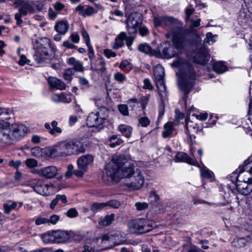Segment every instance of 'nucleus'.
<instances>
[{
  "mask_svg": "<svg viewBox=\"0 0 252 252\" xmlns=\"http://www.w3.org/2000/svg\"><path fill=\"white\" fill-rule=\"evenodd\" d=\"M26 165L30 168H34L37 166V161L33 158H28L26 160Z\"/></svg>",
  "mask_w": 252,
  "mask_h": 252,
  "instance_id": "49",
  "label": "nucleus"
},
{
  "mask_svg": "<svg viewBox=\"0 0 252 252\" xmlns=\"http://www.w3.org/2000/svg\"><path fill=\"white\" fill-rule=\"evenodd\" d=\"M155 226V223L153 221L144 219L132 220L127 224L129 232L137 234H141L149 232Z\"/></svg>",
  "mask_w": 252,
  "mask_h": 252,
  "instance_id": "6",
  "label": "nucleus"
},
{
  "mask_svg": "<svg viewBox=\"0 0 252 252\" xmlns=\"http://www.w3.org/2000/svg\"><path fill=\"white\" fill-rule=\"evenodd\" d=\"M142 22L143 17L141 13L137 12L131 13L126 21V28L128 34L136 33L138 28L142 25Z\"/></svg>",
  "mask_w": 252,
  "mask_h": 252,
  "instance_id": "10",
  "label": "nucleus"
},
{
  "mask_svg": "<svg viewBox=\"0 0 252 252\" xmlns=\"http://www.w3.org/2000/svg\"><path fill=\"white\" fill-rule=\"evenodd\" d=\"M135 206L137 211H140L146 209L148 207V204L145 202H137L135 203Z\"/></svg>",
  "mask_w": 252,
  "mask_h": 252,
  "instance_id": "45",
  "label": "nucleus"
},
{
  "mask_svg": "<svg viewBox=\"0 0 252 252\" xmlns=\"http://www.w3.org/2000/svg\"><path fill=\"white\" fill-rule=\"evenodd\" d=\"M190 25L189 28L190 29L193 30L194 28H197L200 25L201 19L198 18L196 20L190 19Z\"/></svg>",
  "mask_w": 252,
  "mask_h": 252,
  "instance_id": "52",
  "label": "nucleus"
},
{
  "mask_svg": "<svg viewBox=\"0 0 252 252\" xmlns=\"http://www.w3.org/2000/svg\"><path fill=\"white\" fill-rule=\"evenodd\" d=\"M114 79L119 83L123 84L126 81V76L120 72H117L114 74Z\"/></svg>",
  "mask_w": 252,
  "mask_h": 252,
  "instance_id": "41",
  "label": "nucleus"
},
{
  "mask_svg": "<svg viewBox=\"0 0 252 252\" xmlns=\"http://www.w3.org/2000/svg\"><path fill=\"white\" fill-rule=\"evenodd\" d=\"M218 37L217 35H213L211 32H208L206 34V37L204 38L203 41L204 43H208L209 41L215 42Z\"/></svg>",
  "mask_w": 252,
  "mask_h": 252,
  "instance_id": "44",
  "label": "nucleus"
},
{
  "mask_svg": "<svg viewBox=\"0 0 252 252\" xmlns=\"http://www.w3.org/2000/svg\"><path fill=\"white\" fill-rule=\"evenodd\" d=\"M73 166L72 164H69L67 166V171L65 173V177L70 178L73 174Z\"/></svg>",
  "mask_w": 252,
  "mask_h": 252,
  "instance_id": "63",
  "label": "nucleus"
},
{
  "mask_svg": "<svg viewBox=\"0 0 252 252\" xmlns=\"http://www.w3.org/2000/svg\"><path fill=\"white\" fill-rule=\"evenodd\" d=\"M58 171V169L56 166L51 165L38 170H34L32 172L36 173L40 176L46 179H52L57 175Z\"/></svg>",
  "mask_w": 252,
  "mask_h": 252,
  "instance_id": "15",
  "label": "nucleus"
},
{
  "mask_svg": "<svg viewBox=\"0 0 252 252\" xmlns=\"http://www.w3.org/2000/svg\"><path fill=\"white\" fill-rule=\"evenodd\" d=\"M78 215V213L75 208H71L69 209L66 213V215L69 218L76 217Z\"/></svg>",
  "mask_w": 252,
  "mask_h": 252,
  "instance_id": "59",
  "label": "nucleus"
},
{
  "mask_svg": "<svg viewBox=\"0 0 252 252\" xmlns=\"http://www.w3.org/2000/svg\"><path fill=\"white\" fill-rule=\"evenodd\" d=\"M41 238L43 241L45 243H54L53 231L49 232L43 234L41 236Z\"/></svg>",
  "mask_w": 252,
  "mask_h": 252,
  "instance_id": "38",
  "label": "nucleus"
},
{
  "mask_svg": "<svg viewBox=\"0 0 252 252\" xmlns=\"http://www.w3.org/2000/svg\"><path fill=\"white\" fill-rule=\"evenodd\" d=\"M132 130L131 126L125 124H121L118 127V130L127 138L130 137Z\"/></svg>",
  "mask_w": 252,
  "mask_h": 252,
  "instance_id": "30",
  "label": "nucleus"
},
{
  "mask_svg": "<svg viewBox=\"0 0 252 252\" xmlns=\"http://www.w3.org/2000/svg\"><path fill=\"white\" fill-rule=\"evenodd\" d=\"M61 102L68 103L71 101V95L69 94L61 93Z\"/></svg>",
  "mask_w": 252,
  "mask_h": 252,
  "instance_id": "48",
  "label": "nucleus"
},
{
  "mask_svg": "<svg viewBox=\"0 0 252 252\" xmlns=\"http://www.w3.org/2000/svg\"><path fill=\"white\" fill-rule=\"evenodd\" d=\"M135 39L134 35L127 36L126 34V37H125V40L126 41V44L129 49L131 50V46L133 43V42Z\"/></svg>",
  "mask_w": 252,
  "mask_h": 252,
  "instance_id": "50",
  "label": "nucleus"
},
{
  "mask_svg": "<svg viewBox=\"0 0 252 252\" xmlns=\"http://www.w3.org/2000/svg\"><path fill=\"white\" fill-rule=\"evenodd\" d=\"M53 237L54 238V243H64L69 239L68 233L65 231H54Z\"/></svg>",
  "mask_w": 252,
  "mask_h": 252,
  "instance_id": "23",
  "label": "nucleus"
},
{
  "mask_svg": "<svg viewBox=\"0 0 252 252\" xmlns=\"http://www.w3.org/2000/svg\"><path fill=\"white\" fill-rule=\"evenodd\" d=\"M155 205V211L158 213H162L164 211L165 209L162 203L160 202H156Z\"/></svg>",
  "mask_w": 252,
  "mask_h": 252,
  "instance_id": "57",
  "label": "nucleus"
},
{
  "mask_svg": "<svg viewBox=\"0 0 252 252\" xmlns=\"http://www.w3.org/2000/svg\"><path fill=\"white\" fill-rule=\"evenodd\" d=\"M56 151H60V153L63 156H68L84 153L86 149L80 141L69 140L59 143L57 146V149H55Z\"/></svg>",
  "mask_w": 252,
  "mask_h": 252,
  "instance_id": "8",
  "label": "nucleus"
},
{
  "mask_svg": "<svg viewBox=\"0 0 252 252\" xmlns=\"http://www.w3.org/2000/svg\"><path fill=\"white\" fill-rule=\"evenodd\" d=\"M110 143L109 145L111 148H115L117 146L121 145L123 143V140L122 139L118 138L117 135H113L109 139Z\"/></svg>",
  "mask_w": 252,
  "mask_h": 252,
  "instance_id": "34",
  "label": "nucleus"
},
{
  "mask_svg": "<svg viewBox=\"0 0 252 252\" xmlns=\"http://www.w3.org/2000/svg\"><path fill=\"white\" fill-rule=\"evenodd\" d=\"M200 172L202 178L210 179L211 181L214 180L213 173L206 167L200 169Z\"/></svg>",
  "mask_w": 252,
  "mask_h": 252,
  "instance_id": "37",
  "label": "nucleus"
},
{
  "mask_svg": "<svg viewBox=\"0 0 252 252\" xmlns=\"http://www.w3.org/2000/svg\"><path fill=\"white\" fill-rule=\"evenodd\" d=\"M139 124L142 127H147L150 124V120L147 117H142L138 119Z\"/></svg>",
  "mask_w": 252,
  "mask_h": 252,
  "instance_id": "42",
  "label": "nucleus"
},
{
  "mask_svg": "<svg viewBox=\"0 0 252 252\" xmlns=\"http://www.w3.org/2000/svg\"><path fill=\"white\" fill-rule=\"evenodd\" d=\"M118 109L120 113L124 116H128L129 114L128 107L125 104H120L118 106Z\"/></svg>",
  "mask_w": 252,
  "mask_h": 252,
  "instance_id": "47",
  "label": "nucleus"
},
{
  "mask_svg": "<svg viewBox=\"0 0 252 252\" xmlns=\"http://www.w3.org/2000/svg\"><path fill=\"white\" fill-rule=\"evenodd\" d=\"M35 223L36 225L48 223V219L43 217L38 218L35 220Z\"/></svg>",
  "mask_w": 252,
  "mask_h": 252,
  "instance_id": "51",
  "label": "nucleus"
},
{
  "mask_svg": "<svg viewBox=\"0 0 252 252\" xmlns=\"http://www.w3.org/2000/svg\"><path fill=\"white\" fill-rule=\"evenodd\" d=\"M186 130L189 134L190 138H195V135L198 134L199 135H203V132L202 131V129L200 128V127L197 124H195L192 121H190L188 119H187L186 122Z\"/></svg>",
  "mask_w": 252,
  "mask_h": 252,
  "instance_id": "17",
  "label": "nucleus"
},
{
  "mask_svg": "<svg viewBox=\"0 0 252 252\" xmlns=\"http://www.w3.org/2000/svg\"><path fill=\"white\" fill-rule=\"evenodd\" d=\"M68 28V24L66 21H60L55 26V30L62 34H64L67 32Z\"/></svg>",
  "mask_w": 252,
  "mask_h": 252,
  "instance_id": "28",
  "label": "nucleus"
},
{
  "mask_svg": "<svg viewBox=\"0 0 252 252\" xmlns=\"http://www.w3.org/2000/svg\"><path fill=\"white\" fill-rule=\"evenodd\" d=\"M106 206H110L114 208H118L121 206L120 202L116 200H111L108 202H105Z\"/></svg>",
  "mask_w": 252,
  "mask_h": 252,
  "instance_id": "46",
  "label": "nucleus"
},
{
  "mask_svg": "<svg viewBox=\"0 0 252 252\" xmlns=\"http://www.w3.org/2000/svg\"><path fill=\"white\" fill-rule=\"evenodd\" d=\"M252 240V233H251L246 237L235 238L233 240L232 244L235 247L240 248L245 246L247 243L251 242Z\"/></svg>",
  "mask_w": 252,
  "mask_h": 252,
  "instance_id": "25",
  "label": "nucleus"
},
{
  "mask_svg": "<svg viewBox=\"0 0 252 252\" xmlns=\"http://www.w3.org/2000/svg\"><path fill=\"white\" fill-rule=\"evenodd\" d=\"M237 172L238 173L237 180L252 183V159L251 158L244 161L243 165L237 170Z\"/></svg>",
  "mask_w": 252,
  "mask_h": 252,
  "instance_id": "11",
  "label": "nucleus"
},
{
  "mask_svg": "<svg viewBox=\"0 0 252 252\" xmlns=\"http://www.w3.org/2000/svg\"><path fill=\"white\" fill-rule=\"evenodd\" d=\"M108 116V110L101 107L96 111L90 113L86 120L87 125L90 127H97L103 125Z\"/></svg>",
  "mask_w": 252,
  "mask_h": 252,
  "instance_id": "9",
  "label": "nucleus"
},
{
  "mask_svg": "<svg viewBox=\"0 0 252 252\" xmlns=\"http://www.w3.org/2000/svg\"><path fill=\"white\" fill-rule=\"evenodd\" d=\"M94 157L89 154L85 155L79 157L77 161L78 168L83 170H88V166L93 163Z\"/></svg>",
  "mask_w": 252,
  "mask_h": 252,
  "instance_id": "18",
  "label": "nucleus"
},
{
  "mask_svg": "<svg viewBox=\"0 0 252 252\" xmlns=\"http://www.w3.org/2000/svg\"><path fill=\"white\" fill-rule=\"evenodd\" d=\"M74 71L72 68H68L63 74V77L65 80L71 81L72 79V75L74 74Z\"/></svg>",
  "mask_w": 252,
  "mask_h": 252,
  "instance_id": "43",
  "label": "nucleus"
},
{
  "mask_svg": "<svg viewBox=\"0 0 252 252\" xmlns=\"http://www.w3.org/2000/svg\"><path fill=\"white\" fill-rule=\"evenodd\" d=\"M172 65L179 68V86L185 94H188L194 85L196 75L193 67L185 59L178 58Z\"/></svg>",
  "mask_w": 252,
  "mask_h": 252,
  "instance_id": "3",
  "label": "nucleus"
},
{
  "mask_svg": "<svg viewBox=\"0 0 252 252\" xmlns=\"http://www.w3.org/2000/svg\"><path fill=\"white\" fill-rule=\"evenodd\" d=\"M115 215L111 214L106 215L98 222V224L101 227H105L110 225L114 220Z\"/></svg>",
  "mask_w": 252,
  "mask_h": 252,
  "instance_id": "31",
  "label": "nucleus"
},
{
  "mask_svg": "<svg viewBox=\"0 0 252 252\" xmlns=\"http://www.w3.org/2000/svg\"><path fill=\"white\" fill-rule=\"evenodd\" d=\"M237 191L242 195H251L252 196V183H249L237 180L235 185Z\"/></svg>",
  "mask_w": 252,
  "mask_h": 252,
  "instance_id": "16",
  "label": "nucleus"
},
{
  "mask_svg": "<svg viewBox=\"0 0 252 252\" xmlns=\"http://www.w3.org/2000/svg\"><path fill=\"white\" fill-rule=\"evenodd\" d=\"M17 204L16 202L8 201L3 204L4 212L6 214H9L12 210L14 209Z\"/></svg>",
  "mask_w": 252,
  "mask_h": 252,
  "instance_id": "39",
  "label": "nucleus"
},
{
  "mask_svg": "<svg viewBox=\"0 0 252 252\" xmlns=\"http://www.w3.org/2000/svg\"><path fill=\"white\" fill-rule=\"evenodd\" d=\"M135 173L133 167L123 156L113 158L106 164L103 172L102 179L104 181L117 180L120 178H130Z\"/></svg>",
  "mask_w": 252,
  "mask_h": 252,
  "instance_id": "2",
  "label": "nucleus"
},
{
  "mask_svg": "<svg viewBox=\"0 0 252 252\" xmlns=\"http://www.w3.org/2000/svg\"><path fill=\"white\" fill-rule=\"evenodd\" d=\"M105 62L102 58H98L91 62V68L98 73H103L105 72Z\"/></svg>",
  "mask_w": 252,
  "mask_h": 252,
  "instance_id": "19",
  "label": "nucleus"
},
{
  "mask_svg": "<svg viewBox=\"0 0 252 252\" xmlns=\"http://www.w3.org/2000/svg\"><path fill=\"white\" fill-rule=\"evenodd\" d=\"M138 50L141 52L146 54H151L155 55V51L152 50L151 47L146 43H142L138 46Z\"/></svg>",
  "mask_w": 252,
  "mask_h": 252,
  "instance_id": "35",
  "label": "nucleus"
},
{
  "mask_svg": "<svg viewBox=\"0 0 252 252\" xmlns=\"http://www.w3.org/2000/svg\"><path fill=\"white\" fill-rule=\"evenodd\" d=\"M103 54L107 58L109 59L112 57H115L116 56V54L113 52L110 49H106L103 51Z\"/></svg>",
  "mask_w": 252,
  "mask_h": 252,
  "instance_id": "60",
  "label": "nucleus"
},
{
  "mask_svg": "<svg viewBox=\"0 0 252 252\" xmlns=\"http://www.w3.org/2000/svg\"><path fill=\"white\" fill-rule=\"evenodd\" d=\"M32 155L35 157L40 158L42 154H45L48 157H51L55 154V149L52 148H46L43 149L39 147H34L31 149Z\"/></svg>",
  "mask_w": 252,
  "mask_h": 252,
  "instance_id": "21",
  "label": "nucleus"
},
{
  "mask_svg": "<svg viewBox=\"0 0 252 252\" xmlns=\"http://www.w3.org/2000/svg\"><path fill=\"white\" fill-rule=\"evenodd\" d=\"M0 134L3 140L12 142L22 138L26 135L28 128L22 124H14L10 125L7 119L0 121Z\"/></svg>",
  "mask_w": 252,
  "mask_h": 252,
  "instance_id": "4",
  "label": "nucleus"
},
{
  "mask_svg": "<svg viewBox=\"0 0 252 252\" xmlns=\"http://www.w3.org/2000/svg\"><path fill=\"white\" fill-rule=\"evenodd\" d=\"M48 82L52 89H56L61 90L65 89V85L60 80L53 77H50L48 78Z\"/></svg>",
  "mask_w": 252,
  "mask_h": 252,
  "instance_id": "26",
  "label": "nucleus"
},
{
  "mask_svg": "<svg viewBox=\"0 0 252 252\" xmlns=\"http://www.w3.org/2000/svg\"><path fill=\"white\" fill-rule=\"evenodd\" d=\"M156 26H161L170 31L166 34L168 38H171L173 45L177 49H182L191 44L190 34L182 28V23L172 17H155Z\"/></svg>",
  "mask_w": 252,
  "mask_h": 252,
  "instance_id": "1",
  "label": "nucleus"
},
{
  "mask_svg": "<svg viewBox=\"0 0 252 252\" xmlns=\"http://www.w3.org/2000/svg\"><path fill=\"white\" fill-rule=\"evenodd\" d=\"M58 123L56 121H53L51 123L52 130L51 134L53 135H57L62 132V129L61 127L58 126Z\"/></svg>",
  "mask_w": 252,
  "mask_h": 252,
  "instance_id": "36",
  "label": "nucleus"
},
{
  "mask_svg": "<svg viewBox=\"0 0 252 252\" xmlns=\"http://www.w3.org/2000/svg\"><path fill=\"white\" fill-rule=\"evenodd\" d=\"M164 70V68L160 65H157L154 70V75L156 79L158 81L157 86L158 87V83L163 88L164 91L166 90V86L163 83Z\"/></svg>",
  "mask_w": 252,
  "mask_h": 252,
  "instance_id": "22",
  "label": "nucleus"
},
{
  "mask_svg": "<svg viewBox=\"0 0 252 252\" xmlns=\"http://www.w3.org/2000/svg\"><path fill=\"white\" fill-rule=\"evenodd\" d=\"M172 47L169 43L163 42L158 47L157 51H155V56L158 57L170 59L173 57L176 54L174 51H172Z\"/></svg>",
  "mask_w": 252,
  "mask_h": 252,
  "instance_id": "12",
  "label": "nucleus"
},
{
  "mask_svg": "<svg viewBox=\"0 0 252 252\" xmlns=\"http://www.w3.org/2000/svg\"><path fill=\"white\" fill-rule=\"evenodd\" d=\"M34 190L42 195H48L50 194L49 190L53 189L52 186L45 184L42 181H38L33 187Z\"/></svg>",
  "mask_w": 252,
  "mask_h": 252,
  "instance_id": "20",
  "label": "nucleus"
},
{
  "mask_svg": "<svg viewBox=\"0 0 252 252\" xmlns=\"http://www.w3.org/2000/svg\"><path fill=\"white\" fill-rule=\"evenodd\" d=\"M60 217L57 215H53L48 219V223H50L52 224H56L59 220Z\"/></svg>",
  "mask_w": 252,
  "mask_h": 252,
  "instance_id": "54",
  "label": "nucleus"
},
{
  "mask_svg": "<svg viewBox=\"0 0 252 252\" xmlns=\"http://www.w3.org/2000/svg\"><path fill=\"white\" fill-rule=\"evenodd\" d=\"M105 207L106 204H105V202L94 203L91 205L90 209L93 212L96 213L98 211H100L101 209H102Z\"/></svg>",
  "mask_w": 252,
  "mask_h": 252,
  "instance_id": "40",
  "label": "nucleus"
},
{
  "mask_svg": "<svg viewBox=\"0 0 252 252\" xmlns=\"http://www.w3.org/2000/svg\"><path fill=\"white\" fill-rule=\"evenodd\" d=\"M85 7L82 4L78 5L75 8V10L76 12H78L79 14L82 16H84V12H85Z\"/></svg>",
  "mask_w": 252,
  "mask_h": 252,
  "instance_id": "64",
  "label": "nucleus"
},
{
  "mask_svg": "<svg viewBox=\"0 0 252 252\" xmlns=\"http://www.w3.org/2000/svg\"><path fill=\"white\" fill-rule=\"evenodd\" d=\"M213 67L214 71L219 74L223 73L227 70L226 66L220 61L215 62Z\"/></svg>",
  "mask_w": 252,
  "mask_h": 252,
  "instance_id": "32",
  "label": "nucleus"
},
{
  "mask_svg": "<svg viewBox=\"0 0 252 252\" xmlns=\"http://www.w3.org/2000/svg\"><path fill=\"white\" fill-rule=\"evenodd\" d=\"M132 177L131 182L126 183V186L129 189H140L144 183V178L141 175L140 170L139 169H136L135 173Z\"/></svg>",
  "mask_w": 252,
  "mask_h": 252,
  "instance_id": "14",
  "label": "nucleus"
},
{
  "mask_svg": "<svg viewBox=\"0 0 252 252\" xmlns=\"http://www.w3.org/2000/svg\"><path fill=\"white\" fill-rule=\"evenodd\" d=\"M50 40L47 37L41 38L33 41V47L35 50L34 58L38 63H42L49 59L47 48L50 47Z\"/></svg>",
  "mask_w": 252,
  "mask_h": 252,
  "instance_id": "5",
  "label": "nucleus"
},
{
  "mask_svg": "<svg viewBox=\"0 0 252 252\" xmlns=\"http://www.w3.org/2000/svg\"><path fill=\"white\" fill-rule=\"evenodd\" d=\"M96 11L92 6H88L85 9L84 17L87 16H91L94 13H95Z\"/></svg>",
  "mask_w": 252,
  "mask_h": 252,
  "instance_id": "56",
  "label": "nucleus"
},
{
  "mask_svg": "<svg viewBox=\"0 0 252 252\" xmlns=\"http://www.w3.org/2000/svg\"><path fill=\"white\" fill-rule=\"evenodd\" d=\"M149 197L153 199V201L157 202L160 199L159 196L155 190H151L150 192Z\"/></svg>",
  "mask_w": 252,
  "mask_h": 252,
  "instance_id": "61",
  "label": "nucleus"
},
{
  "mask_svg": "<svg viewBox=\"0 0 252 252\" xmlns=\"http://www.w3.org/2000/svg\"><path fill=\"white\" fill-rule=\"evenodd\" d=\"M66 63L69 65L73 66L72 69L74 71L81 72L84 71V67L82 63L74 57L68 58Z\"/></svg>",
  "mask_w": 252,
  "mask_h": 252,
  "instance_id": "27",
  "label": "nucleus"
},
{
  "mask_svg": "<svg viewBox=\"0 0 252 252\" xmlns=\"http://www.w3.org/2000/svg\"><path fill=\"white\" fill-rule=\"evenodd\" d=\"M126 37V33L125 32H121L119 35L116 38L115 41L112 46L113 49L117 50L124 45V41L125 37Z\"/></svg>",
  "mask_w": 252,
  "mask_h": 252,
  "instance_id": "29",
  "label": "nucleus"
},
{
  "mask_svg": "<svg viewBox=\"0 0 252 252\" xmlns=\"http://www.w3.org/2000/svg\"><path fill=\"white\" fill-rule=\"evenodd\" d=\"M14 4L17 5L19 11L15 14L14 18L17 25H21L23 21L22 17L35 12L34 2L30 0H11Z\"/></svg>",
  "mask_w": 252,
  "mask_h": 252,
  "instance_id": "7",
  "label": "nucleus"
},
{
  "mask_svg": "<svg viewBox=\"0 0 252 252\" xmlns=\"http://www.w3.org/2000/svg\"><path fill=\"white\" fill-rule=\"evenodd\" d=\"M208 51L205 47L197 49L193 55V62L198 64L204 65L210 59Z\"/></svg>",
  "mask_w": 252,
  "mask_h": 252,
  "instance_id": "13",
  "label": "nucleus"
},
{
  "mask_svg": "<svg viewBox=\"0 0 252 252\" xmlns=\"http://www.w3.org/2000/svg\"><path fill=\"white\" fill-rule=\"evenodd\" d=\"M82 37H83L85 41L86 44L87 45H89L91 44L90 43V36L89 35V34L87 32V31L83 29L82 31L81 32Z\"/></svg>",
  "mask_w": 252,
  "mask_h": 252,
  "instance_id": "58",
  "label": "nucleus"
},
{
  "mask_svg": "<svg viewBox=\"0 0 252 252\" xmlns=\"http://www.w3.org/2000/svg\"><path fill=\"white\" fill-rule=\"evenodd\" d=\"M176 162H185L190 165H196L197 162L191 159L187 154L183 152H179L175 157Z\"/></svg>",
  "mask_w": 252,
  "mask_h": 252,
  "instance_id": "24",
  "label": "nucleus"
},
{
  "mask_svg": "<svg viewBox=\"0 0 252 252\" xmlns=\"http://www.w3.org/2000/svg\"><path fill=\"white\" fill-rule=\"evenodd\" d=\"M139 33L142 36H144L149 34V30L145 26H139L138 28Z\"/></svg>",
  "mask_w": 252,
  "mask_h": 252,
  "instance_id": "55",
  "label": "nucleus"
},
{
  "mask_svg": "<svg viewBox=\"0 0 252 252\" xmlns=\"http://www.w3.org/2000/svg\"><path fill=\"white\" fill-rule=\"evenodd\" d=\"M173 125L172 122H168L164 126V130L162 131V135L164 138L169 137L173 132Z\"/></svg>",
  "mask_w": 252,
  "mask_h": 252,
  "instance_id": "33",
  "label": "nucleus"
},
{
  "mask_svg": "<svg viewBox=\"0 0 252 252\" xmlns=\"http://www.w3.org/2000/svg\"><path fill=\"white\" fill-rule=\"evenodd\" d=\"M87 46L89 50V57L91 60V62H92V61L94 60V52L91 44Z\"/></svg>",
  "mask_w": 252,
  "mask_h": 252,
  "instance_id": "62",
  "label": "nucleus"
},
{
  "mask_svg": "<svg viewBox=\"0 0 252 252\" xmlns=\"http://www.w3.org/2000/svg\"><path fill=\"white\" fill-rule=\"evenodd\" d=\"M143 89H148L149 90H152L153 89V86L151 84V81L149 79H145L143 81Z\"/></svg>",
  "mask_w": 252,
  "mask_h": 252,
  "instance_id": "53",
  "label": "nucleus"
}]
</instances>
